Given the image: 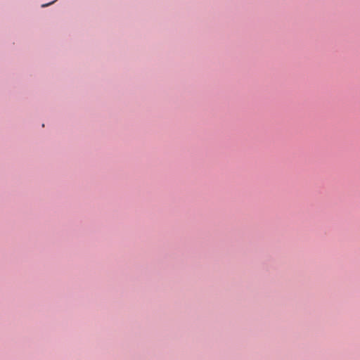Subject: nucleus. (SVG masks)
Wrapping results in <instances>:
<instances>
[{"label":"nucleus","mask_w":360,"mask_h":360,"mask_svg":"<svg viewBox=\"0 0 360 360\" xmlns=\"http://www.w3.org/2000/svg\"><path fill=\"white\" fill-rule=\"evenodd\" d=\"M51 4V3H49V4H43L42 6L43 7H45V6H47Z\"/></svg>","instance_id":"1"}]
</instances>
